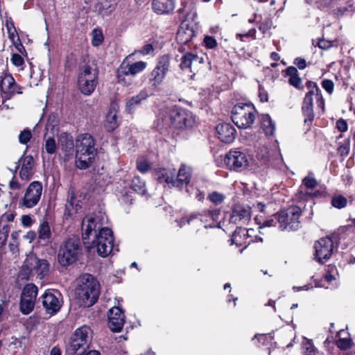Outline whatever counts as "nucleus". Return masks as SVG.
<instances>
[{
  "label": "nucleus",
  "mask_w": 355,
  "mask_h": 355,
  "mask_svg": "<svg viewBox=\"0 0 355 355\" xmlns=\"http://www.w3.org/2000/svg\"><path fill=\"white\" fill-rule=\"evenodd\" d=\"M151 166L147 160H141L137 163V168L141 173H145L150 169Z\"/></svg>",
  "instance_id": "nucleus-56"
},
{
  "label": "nucleus",
  "mask_w": 355,
  "mask_h": 355,
  "mask_svg": "<svg viewBox=\"0 0 355 355\" xmlns=\"http://www.w3.org/2000/svg\"><path fill=\"white\" fill-rule=\"evenodd\" d=\"M204 45L207 49H212L217 46V41L214 37L206 35L203 40Z\"/></svg>",
  "instance_id": "nucleus-53"
},
{
  "label": "nucleus",
  "mask_w": 355,
  "mask_h": 355,
  "mask_svg": "<svg viewBox=\"0 0 355 355\" xmlns=\"http://www.w3.org/2000/svg\"><path fill=\"white\" fill-rule=\"evenodd\" d=\"M83 255V248L80 239L73 236L60 243L58 250L57 260L60 266L67 269L80 261Z\"/></svg>",
  "instance_id": "nucleus-2"
},
{
  "label": "nucleus",
  "mask_w": 355,
  "mask_h": 355,
  "mask_svg": "<svg viewBox=\"0 0 355 355\" xmlns=\"http://www.w3.org/2000/svg\"><path fill=\"white\" fill-rule=\"evenodd\" d=\"M46 313L53 315L56 314L62 306V297L58 290H46L38 299Z\"/></svg>",
  "instance_id": "nucleus-11"
},
{
  "label": "nucleus",
  "mask_w": 355,
  "mask_h": 355,
  "mask_svg": "<svg viewBox=\"0 0 355 355\" xmlns=\"http://www.w3.org/2000/svg\"><path fill=\"white\" fill-rule=\"evenodd\" d=\"M272 147L273 148L271 150L272 154L270 155V157H274V159L277 161V166H279L282 163L283 159L280 153L279 144L277 140L275 141Z\"/></svg>",
  "instance_id": "nucleus-45"
},
{
  "label": "nucleus",
  "mask_w": 355,
  "mask_h": 355,
  "mask_svg": "<svg viewBox=\"0 0 355 355\" xmlns=\"http://www.w3.org/2000/svg\"><path fill=\"white\" fill-rule=\"evenodd\" d=\"M252 341L254 345L257 347H260L261 346L264 345L266 343V334H256L252 338Z\"/></svg>",
  "instance_id": "nucleus-54"
},
{
  "label": "nucleus",
  "mask_w": 355,
  "mask_h": 355,
  "mask_svg": "<svg viewBox=\"0 0 355 355\" xmlns=\"http://www.w3.org/2000/svg\"><path fill=\"white\" fill-rule=\"evenodd\" d=\"M232 211L241 220H248L250 219V211L244 207H237Z\"/></svg>",
  "instance_id": "nucleus-50"
},
{
  "label": "nucleus",
  "mask_w": 355,
  "mask_h": 355,
  "mask_svg": "<svg viewBox=\"0 0 355 355\" xmlns=\"http://www.w3.org/2000/svg\"><path fill=\"white\" fill-rule=\"evenodd\" d=\"M171 71V56L168 54L157 57L154 69L148 76V89L152 93L159 92L164 83V80Z\"/></svg>",
  "instance_id": "nucleus-6"
},
{
  "label": "nucleus",
  "mask_w": 355,
  "mask_h": 355,
  "mask_svg": "<svg viewBox=\"0 0 355 355\" xmlns=\"http://www.w3.org/2000/svg\"><path fill=\"white\" fill-rule=\"evenodd\" d=\"M58 145L65 153H71L75 147L73 137L67 132H62L59 135Z\"/></svg>",
  "instance_id": "nucleus-28"
},
{
  "label": "nucleus",
  "mask_w": 355,
  "mask_h": 355,
  "mask_svg": "<svg viewBox=\"0 0 355 355\" xmlns=\"http://www.w3.org/2000/svg\"><path fill=\"white\" fill-rule=\"evenodd\" d=\"M75 293L82 305L92 306L98 299L99 284L92 275L83 274L79 278V284L76 288Z\"/></svg>",
  "instance_id": "nucleus-3"
},
{
  "label": "nucleus",
  "mask_w": 355,
  "mask_h": 355,
  "mask_svg": "<svg viewBox=\"0 0 355 355\" xmlns=\"http://www.w3.org/2000/svg\"><path fill=\"white\" fill-rule=\"evenodd\" d=\"M197 55L193 53L188 52L185 53L181 58V62L180 64L181 69L184 70L191 68L193 61L197 60Z\"/></svg>",
  "instance_id": "nucleus-37"
},
{
  "label": "nucleus",
  "mask_w": 355,
  "mask_h": 355,
  "mask_svg": "<svg viewBox=\"0 0 355 355\" xmlns=\"http://www.w3.org/2000/svg\"><path fill=\"white\" fill-rule=\"evenodd\" d=\"M60 123V120L58 114L51 113L46 120V129L53 131L55 127H58Z\"/></svg>",
  "instance_id": "nucleus-41"
},
{
  "label": "nucleus",
  "mask_w": 355,
  "mask_h": 355,
  "mask_svg": "<svg viewBox=\"0 0 355 355\" xmlns=\"http://www.w3.org/2000/svg\"><path fill=\"white\" fill-rule=\"evenodd\" d=\"M32 138V133L31 130L26 128L21 131L19 135V141L21 144H27Z\"/></svg>",
  "instance_id": "nucleus-49"
},
{
  "label": "nucleus",
  "mask_w": 355,
  "mask_h": 355,
  "mask_svg": "<svg viewBox=\"0 0 355 355\" xmlns=\"http://www.w3.org/2000/svg\"><path fill=\"white\" fill-rule=\"evenodd\" d=\"M312 105H308L303 104L302 105V112L304 116H305L304 123L312 122L314 119V114L313 110Z\"/></svg>",
  "instance_id": "nucleus-46"
},
{
  "label": "nucleus",
  "mask_w": 355,
  "mask_h": 355,
  "mask_svg": "<svg viewBox=\"0 0 355 355\" xmlns=\"http://www.w3.org/2000/svg\"><path fill=\"white\" fill-rule=\"evenodd\" d=\"M51 236V232L48 221H43L38 229V238L41 240H49Z\"/></svg>",
  "instance_id": "nucleus-36"
},
{
  "label": "nucleus",
  "mask_w": 355,
  "mask_h": 355,
  "mask_svg": "<svg viewBox=\"0 0 355 355\" xmlns=\"http://www.w3.org/2000/svg\"><path fill=\"white\" fill-rule=\"evenodd\" d=\"M129 72L131 76L142 72L147 67V63L144 61H138L132 64H128Z\"/></svg>",
  "instance_id": "nucleus-39"
},
{
  "label": "nucleus",
  "mask_w": 355,
  "mask_h": 355,
  "mask_svg": "<svg viewBox=\"0 0 355 355\" xmlns=\"http://www.w3.org/2000/svg\"><path fill=\"white\" fill-rule=\"evenodd\" d=\"M226 167L236 172L245 169L249 164L246 154L239 149L230 150L224 158Z\"/></svg>",
  "instance_id": "nucleus-13"
},
{
  "label": "nucleus",
  "mask_w": 355,
  "mask_h": 355,
  "mask_svg": "<svg viewBox=\"0 0 355 355\" xmlns=\"http://www.w3.org/2000/svg\"><path fill=\"white\" fill-rule=\"evenodd\" d=\"M175 0H153L152 9L157 15H168L173 12Z\"/></svg>",
  "instance_id": "nucleus-26"
},
{
  "label": "nucleus",
  "mask_w": 355,
  "mask_h": 355,
  "mask_svg": "<svg viewBox=\"0 0 355 355\" xmlns=\"http://www.w3.org/2000/svg\"><path fill=\"white\" fill-rule=\"evenodd\" d=\"M153 175L158 183L173 187V178H175V168L158 167L153 170Z\"/></svg>",
  "instance_id": "nucleus-20"
},
{
  "label": "nucleus",
  "mask_w": 355,
  "mask_h": 355,
  "mask_svg": "<svg viewBox=\"0 0 355 355\" xmlns=\"http://www.w3.org/2000/svg\"><path fill=\"white\" fill-rule=\"evenodd\" d=\"M96 225V219L94 217H89L87 220H83L82 230L84 231L83 233L84 240L88 239L92 232L95 230Z\"/></svg>",
  "instance_id": "nucleus-32"
},
{
  "label": "nucleus",
  "mask_w": 355,
  "mask_h": 355,
  "mask_svg": "<svg viewBox=\"0 0 355 355\" xmlns=\"http://www.w3.org/2000/svg\"><path fill=\"white\" fill-rule=\"evenodd\" d=\"M33 269L40 279H42L49 275V263L46 259H35V266H33Z\"/></svg>",
  "instance_id": "nucleus-31"
},
{
  "label": "nucleus",
  "mask_w": 355,
  "mask_h": 355,
  "mask_svg": "<svg viewBox=\"0 0 355 355\" xmlns=\"http://www.w3.org/2000/svg\"><path fill=\"white\" fill-rule=\"evenodd\" d=\"M196 35L193 27L187 25L185 28L181 26L177 33L176 40L180 44H187Z\"/></svg>",
  "instance_id": "nucleus-29"
},
{
  "label": "nucleus",
  "mask_w": 355,
  "mask_h": 355,
  "mask_svg": "<svg viewBox=\"0 0 355 355\" xmlns=\"http://www.w3.org/2000/svg\"><path fill=\"white\" fill-rule=\"evenodd\" d=\"M149 96L147 89H141L137 94L132 96L126 101L125 112L129 114H133L143 103L147 101Z\"/></svg>",
  "instance_id": "nucleus-22"
},
{
  "label": "nucleus",
  "mask_w": 355,
  "mask_h": 355,
  "mask_svg": "<svg viewBox=\"0 0 355 355\" xmlns=\"http://www.w3.org/2000/svg\"><path fill=\"white\" fill-rule=\"evenodd\" d=\"M19 177L22 180H30L34 174V159L31 155H22L18 160Z\"/></svg>",
  "instance_id": "nucleus-21"
},
{
  "label": "nucleus",
  "mask_w": 355,
  "mask_h": 355,
  "mask_svg": "<svg viewBox=\"0 0 355 355\" xmlns=\"http://www.w3.org/2000/svg\"><path fill=\"white\" fill-rule=\"evenodd\" d=\"M99 71L93 69L89 62L80 65L77 74V87L84 96L92 95L98 84Z\"/></svg>",
  "instance_id": "nucleus-5"
},
{
  "label": "nucleus",
  "mask_w": 355,
  "mask_h": 355,
  "mask_svg": "<svg viewBox=\"0 0 355 355\" xmlns=\"http://www.w3.org/2000/svg\"><path fill=\"white\" fill-rule=\"evenodd\" d=\"M257 112L254 105L251 102H239L232 107L231 119L239 128L247 129L253 124Z\"/></svg>",
  "instance_id": "nucleus-8"
},
{
  "label": "nucleus",
  "mask_w": 355,
  "mask_h": 355,
  "mask_svg": "<svg viewBox=\"0 0 355 355\" xmlns=\"http://www.w3.org/2000/svg\"><path fill=\"white\" fill-rule=\"evenodd\" d=\"M196 0H181L180 8L177 12L179 15L185 14L184 18L189 17L191 11L195 8Z\"/></svg>",
  "instance_id": "nucleus-34"
},
{
  "label": "nucleus",
  "mask_w": 355,
  "mask_h": 355,
  "mask_svg": "<svg viewBox=\"0 0 355 355\" xmlns=\"http://www.w3.org/2000/svg\"><path fill=\"white\" fill-rule=\"evenodd\" d=\"M133 198L130 191H125L122 193L121 197V202L123 205H131L132 204Z\"/></svg>",
  "instance_id": "nucleus-57"
},
{
  "label": "nucleus",
  "mask_w": 355,
  "mask_h": 355,
  "mask_svg": "<svg viewBox=\"0 0 355 355\" xmlns=\"http://www.w3.org/2000/svg\"><path fill=\"white\" fill-rule=\"evenodd\" d=\"M76 55L73 53H71L67 55L66 57V60L64 62V67L69 70L72 69L76 67Z\"/></svg>",
  "instance_id": "nucleus-51"
},
{
  "label": "nucleus",
  "mask_w": 355,
  "mask_h": 355,
  "mask_svg": "<svg viewBox=\"0 0 355 355\" xmlns=\"http://www.w3.org/2000/svg\"><path fill=\"white\" fill-rule=\"evenodd\" d=\"M92 45L95 47L99 46L104 40V36L101 29L94 28L92 32Z\"/></svg>",
  "instance_id": "nucleus-40"
},
{
  "label": "nucleus",
  "mask_w": 355,
  "mask_h": 355,
  "mask_svg": "<svg viewBox=\"0 0 355 355\" xmlns=\"http://www.w3.org/2000/svg\"><path fill=\"white\" fill-rule=\"evenodd\" d=\"M280 212L272 214L269 218H268V227L276 226L277 224L279 225V228L280 229Z\"/></svg>",
  "instance_id": "nucleus-58"
},
{
  "label": "nucleus",
  "mask_w": 355,
  "mask_h": 355,
  "mask_svg": "<svg viewBox=\"0 0 355 355\" xmlns=\"http://www.w3.org/2000/svg\"><path fill=\"white\" fill-rule=\"evenodd\" d=\"M301 209L298 207H291L280 211V230L295 231L300 225V217Z\"/></svg>",
  "instance_id": "nucleus-12"
},
{
  "label": "nucleus",
  "mask_w": 355,
  "mask_h": 355,
  "mask_svg": "<svg viewBox=\"0 0 355 355\" xmlns=\"http://www.w3.org/2000/svg\"><path fill=\"white\" fill-rule=\"evenodd\" d=\"M114 240L112 230L109 227H102L92 241V245L96 248L99 256L106 257L113 250Z\"/></svg>",
  "instance_id": "nucleus-10"
},
{
  "label": "nucleus",
  "mask_w": 355,
  "mask_h": 355,
  "mask_svg": "<svg viewBox=\"0 0 355 355\" xmlns=\"http://www.w3.org/2000/svg\"><path fill=\"white\" fill-rule=\"evenodd\" d=\"M263 138L261 141L257 140L254 144V159L259 162L260 165L266 164V146Z\"/></svg>",
  "instance_id": "nucleus-30"
},
{
  "label": "nucleus",
  "mask_w": 355,
  "mask_h": 355,
  "mask_svg": "<svg viewBox=\"0 0 355 355\" xmlns=\"http://www.w3.org/2000/svg\"><path fill=\"white\" fill-rule=\"evenodd\" d=\"M341 12H355V0H346L345 6L340 8Z\"/></svg>",
  "instance_id": "nucleus-59"
},
{
  "label": "nucleus",
  "mask_w": 355,
  "mask_h": 355,
  "mask_svg": "<svg viewBox=\"0 0 355 355\" xmlns=\"http://www.w3.org/2000/svg\"><path fill=\"white\" fill-rule=\"evenodd\" d=\"M336 345L341 349H347L351 347L352 343L349 338H340L337 341Z\"/></svg>",
  "instance_id": "nucleus-61"
},
{
  "label": "nucleus",
  "mask_w": 355,
  "mask_h": 355,
  "mask_svg": "<svg viewBox=\"0 0 355 355\" xmlns=\"http://www.w3.org/2000/svg\"><path fill=\"white\" fill-rule=\"evenodd\" d=\"M304 186L308 188L313 189L315 188L318 185L317 180L313 177L306 176L302 180Z\"/></svg>",
  "instance_id": "nucleus-55"
},
{
  "label": "nucleus",
  "mask_w": 355,
  "mask_h": 355,
  "mask_svg": "<svg viewBox=\"0 0 355 355\" xmlns=\"http://www.w3.org/2000/svg\"><path fill=\"white\" fill-rule=\"evenodd\" d=\"M254 220L259 225V229H263L266 227V218L264 214H259L255 216Z\"/></svg>",
  "instance_id": "nucleus-62"
},
{
  "label": "nucleus",
  "mask_w": 355,
  "mask_h": 355,
  "mask_svg": "<svg viewBox=\"0 0 355 355\" xmlns=\"http://www.w3.org/2000/svg\"><path fill=\"white\" fill-rule=\"evenodd\" d=\"M347 200L342 195H336L331 198V205L338 209H343L347 206Z\"/></svg>",
  "instance_id": "nucleus-42"
},
{
  "label": "nucleus",
  "mask_w": 355,
  "mask_h": 355,
  "mask_svg": "<svg viewBox=\"0 0 355 355\" xmlns=\"http://www.w3.org/2000/svg\"><path fill=\"white\" fill-rule=\"evenodd\" d=\"M44 148L48 154H54L56 152L57 144L53 137H49L45 140Z\"/></svg>",
  "instance_id": "nucleus-44"
},
{
  "label": "nucleus",
  "mask_w": 355,
  "mask_h": 355,
  "mask_svg": "<svg viewBox=\"0 0 355 355\" xmlns=\"http://www.w3.org/2000/svg\"><path fill=\"white\" fill-rule=\"evenodd\" d=\"M92 330L87 325L76 329L66 344L65 355H83L89 348Z\"/></svg>",
  "instance_id": "nucleus-4"
},
{
  "label": "nucleus",
  "mask_w": 355,
  "mask_h": 355,
  "mask_svg": "<svg viewBox=\"0 0 355 355\" xmlns=\"http://www.w3.org/2000/svg\"><path fill=\"white\" fill-rule=\"evenodd\" d=\"M24 87L17 83L13 76L8 69L3 70L0 74V94L2 98V104L10 100L15 95L23 94Z\"/></svg>",
  "instance_id": "nucleus-9"
},
{
  "label": "nucleus",
  "mask_w": 355,
  "mask_h": 355,
  "mask_svg": "<svg viewBox=\"0 0 355 355\" xmlns=\"http://www.w3.org/2000/svg\"><path fill=\"white\" fill-rule=\"evenodd\" d=\"M116 77L117 83L123 87H128L132 83V79L126 76L116 73Z\"/></svg>",
  "instance_id": "nucleus-52"
},
{
  "label": "nucleus",
  "mask_w": 355,
  "mask_h": 355,
  "mask_svg": "<svg viewBox=\"0 0 355 355\" xmlns=\"http://www.w3.org/2000/svg\"><path fill=\"white\" fill-rule=\"evenodd\" d=\"M125 319L122 309L114 306L109 311L107 325L112 331L120 332L123 329Z\"/></svg>",
  "instance_id": "nucleus-18"
},
{
  "label": "nucleus",
  "mask_w": 355,
  "mask_h": 355,
  "mask_svg": "<svg viewBox=\"0 0 355 355\" xmlns=\"http://www.w3.org/2000/svg\"><path fill=\"white\" fill-rule=\"evenodd\" d=\"M75 148L76 167L80 170L91 167L98 155L94 137L88 132L79 134L76 139Z\"/></svg>",
  "instance_id": "nucleus-1"
},
{
  "label": "nucleus",
  "mask_w": 355,
  "mask_h": 355,
  "mask_svg": "<svg viewBox=\"0 0 355 355\" xmlns=\"http://www.w3.org/2000/svg\"><path fill=\"white\" fill-rule=\"evenodd\" d=\"M225 196L218 191H213L208 194L207 200L215 205H220L223 202Z\"/></svg>",
  "instance_id": "nucleus-43"
},
{
  "label": "nucleus",
  "mask_w": 355,
  "mask_h": 355,
  "mask_svg": "<svg viewBox=\"0 0 355 355\" xmlns=\"http://www.w3.org/2000/svg\"><path fill=\"white\" fill-rule=\"evenodd\" d=\"M322 86L329 94H331L333 93L334 84L332 80L329 79H325L322 80Z\"/></svg>",
  "instance_id": "nucleus-63"
},
{
  "label": "nucleus",
  "mask_w": 355,
  "mask_h": 355,
  "mask_svg": "<svg viewBox=\"0 0 355 355\" xmlns=\"http://www.w3.org/2000/svg\"><path fill=\"white\" fill-rule=\"evenodd\" d=\"M215 129L218 139L224 144L232 143L236 137V130L230 123H220Z\"/></svg>",
  "instance_id": "nucleus-19"
},
{
  "label": "nucleus",
  "mask_w": 355,
  "mask_h": 355,
  "mask_svg": "<svg viewBox=\"0 0 355 355\" xmlns=\"http://www.w3.org/2000/svg\"><path fill=\"white\" fill-rule=\"evenodd\" d=\"M191 179V171L184 164H181L175 178H173V187L182 190L184 186H187Z\"/></svg>",
  "instance_id": "nucleus-23"
},
{
  "label": "nucleus",
  "mask_w": 355,
  "mask_h": 355,
  "mask_svg": "<svg viewBox=\"0 0 355 355\" xmlns=\"http://www.w3.org/2000/svg\"><path fill=\"white\" fill-rule=\"evenodd\" d=\"M220 216V209H212L205 210L202 212L192 213L184 218L187 224H190L195 219H198L201 223H207L205 227H217Z\"/></svg>",
  "instance_id": "nucleus-14"
},
{
  "label": "nucleus",
  "mask_w": 355,
  "mask_h": 355,
  "mask_svg": "<svg viewBox=\"0 0 355 355\" xmlns=\"http://www.w3.org/2000/svg\"><path fill=\"white\" fill-rule=\"evenodd\" d=\"M10 61L14 66L21 67V69H24L25 62L21 54L20 55L16 53H12Z\"/></svg>",
  "instance_id": "nucleus-48"
},
{
  "label": "nucleus",
  "mask_w": 355,
  "mask_h": 355,
  "mask_svg": "<svg viewBox=\"0 0 355 355\" xmlns=\"http://www.w3.org/2000/svg\"><path fill=\"white\" fill-rule=\"evenodd\" d=\"M91 1L94 12L102 17L110 15L116 6L114 0H91Z\"/></svg>",
  "instance_id": "nucleus-24"
},
{
  "label": "nucleus",
  "mask_w": 355,
  "mask_h": 355,
  "mask_svg": "<svg viewBox=\"0 0 355 355\" xmlns=\"http://www.w3.org/2000/svg\"><path fill=\"white\" fill-rule=\"evenodd\" d=\"M154 50L155 48L152 44H146L142 46L141 49L139 51V53L143 55H147L153 53Z\"/></svg>",
  "instance_id": "nucleus-64"
},
{
  "label": "nucleus",
  "mask_w": 355,
  "mask_h": 355,
  "mask_svg": "<svg viewBox=\"0 0 355 355\" xmlns=\"http://www.w3.org/2000/svg\"><path fill=\"white\" fill-rule=\"evenodd\" d=\"M248 230L246 228L241 227H237L233 232L231 239H230V245H236V247H243L241 250L243 251L250 243V241H248V239L250 237L248 234Z\"/></svg>",
  "instance_id": "nucleus-25"
},
{
  "label": "nucleus",
  "mask_w": 355,
  "mask_h": 355,
  "mask_svg": "<svg viewBox=\"0 0 355 355\" xmlns=\"http://www.w3.org/2000/svg\"><path fill=\"white\" fill-rule=\"evenodd\" d=\"M130 187L132 191L141 196H144L147 192L145 182L139 176H135L132 179Z\"/></svg>",
  "instance_id": "nucleus-33"
},
{
  "label": "nucleus",
  "mask_w": 355,
  "mask_h": 355,
  "mask_svg": "<svg viewBox=\"0 0 355 355\" xmlns=\"http://www.w3.org/2000/svg\"><path fill=\"white\" fill-rule=\"evenodd\" d=\"M12 45L15 47L17 51H19L23 56H27V51L21 42L19 37H17L16 42L12 43Z\"/></svg>",
  "instance_id": "nucleus-60"
},
{
  "label": "nucleus",
  "mask_w": 355,
  "mask_h": 355,
  "mask_svg": "<svg viewBox=\"0 0 355 355\" xmlns=\"http://www.w3.org/2000/svg\"><path fill=\"white\" fill-rule=\"evenodd\" d=\"M35 300L26 298L24 296H21L19 302V309L24 315L29 314L34 309Z\"/></svg>",
  "instance_id": "nucleus-35"
},
{
  "label": "nucleus",
  "mask_w": 355,
  "mask_h": 355,
  "mask_svg": "<svg viewBox=\"0 0 355 355\" xmlns=\"http://www.w3.org/2000/svg\"><path fill=\"white\" fill-rule=\"evenodd\" d=\"M166 125L178 130H188L195 123L192 113L185 108L174 106L168 110L163 119Z\"/></svg>",
  "instance_id": "nucleus-7"
},
{
  "label": "nucleus",
  "mask_w": 355,
  "mask_h": 355,
  "mask_svg": "<svg viewBox=\"0 0 355 355\" xmlns=\"http://www.w3.org/2000/svg\"><path fill=\"white\" fill-rule=\"evenodd\" d=\"M120 125V121L117 117V110L114 108H110L105 116L104 121V128L107 132H112Z\"/></svg>",
  "instance_id": "nucleus-27"
},
{
  "label": "nucleus",
  "mask_w": 355,
  "mask_h": 355,
  "mask_svg": "<svg viewBox=\"0 0 355 355\" xmlns=\"http://www.w3.org/2000/svg\"><path fill=\"white\" fill-rule=\"evenodd\" d=\"M303 350L304 355H315L317 350L311 340H305L303 343Z\"/></svg>",
  "instance_id": "nucleus-47"
},
{
  "label": "nucleus",
  "mask_w": 355,
  "mask_h": 355,
  "mask_svg": "<svg viewBox=\"0 0 355 355\" xmlns=\"http://www.w3.org/2000/svg\"><path fill=\"white\" fill-rule=\"evenodd\" d=\"M42 192V184L40 181L32 182L27 187L20 205L26 208H33L39 202Z\"/></svg>",
  "instance_id": "nucleus-15"
},
{
  "label": "nucleus",
  "mask_w": 355,
  "mask_h": 355,
  "mask_svg": "<svg viewBox=\"0 0 355 355\" xmlns=\"http://www.w3.org/2000/svg\"><path fill=\"white\" fill-rule=\"evenodd\" d=\"M82 207V201L78 199L75 187L71 186L67 194V202L63 214L64 220H68L72 218Z\"/></svg>",
  "instance_id": "nucleus-17"
},
{
  "label": "nucleus",
  "mask_w": 355,
  "mask_h": 355,
  "mask_svg": "<svg viewBox=\"0 0 355 355\" xmlns=\"http://www.w3.org/2000/svg\"><path fill=\"white\" fill-rule=\"evenodd\" d=\"M315 259L320 263H325L331 257L334 245L331 238H321L315 243Z\"/></svg>",
  "instance_id": "nucleus-16"
},
{
  "label": "nucleus",
  "mask_w": 355,
  "mask_h": 355,
  "mask_svg": "<svg viewBox=\"0 0 355 355\" xmlns=\"http://www.w3.org/2000/svg\"><path fill=\"white\" fill-rule=\"evenodd\" d=\"M38 288L33 284H28L23 289L21 296H24L26 298L36 300L37 295Z\"/></svg>",
  "instance_id": "nucleus-38"
}]
</instances>
